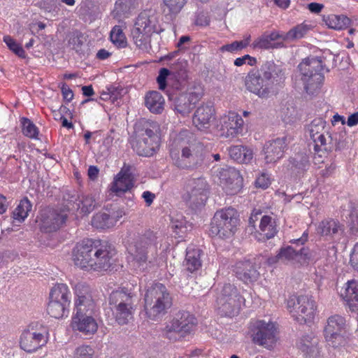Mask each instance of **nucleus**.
I'll return each mask as SVG.
<instances>
[{"mask_svg": "<svg viewBox=\"0 0 358 358\" xmlns=\"http://www.w3.org/2000/svg\"><path fill=\"white\" fill-rule=\"evenodd\" d=\"M340 295L352 310H358V281L348 280L341 288Z\"/></svg>", "mask_w": 358, "mask_h": 358, "instance_id": "obj_28", "label": "nucleus"}, {"mask_svg": "<svg viewBox=\"0 0 358 358\" xmlns=\"http://www.w3.org/2000/svg\"><path fill=\"white\" fill-rule=\"evenodd\" d=\"M165 5L172 13H178L186 3V0H164Z\"/></svg>", "mask_w": 358, "mask_h": 358, "instance_id": "obj_47", "label": "nucleus"}, {"mask_svg": "<svg viewBox=\"0 0 358 358\" xmlns=\"http://www.w3.org/2000/svg\"><path fill=\"white\" fill-rule=\"evenodd\" d=\"M312 252L309 248H303L301 249L300 252H296V262H299L302 265V264L308 263L312 259Z\"/></svg>", "mask_w": 358, "mask_h": 358, "instance_id": "obj_48", "label": "nucleus"}, {"mask_svg": "<svg viewBox=\"0 0 358 358\" xmlns=\"http://www.w3.org/2000/svg\"><path fill=\"white\" fill-rule=\"evenodd\" d=\"M316 231L328 238L335 239L343 234L344 229L340 222L335 220H324L319 223Z\"/></svg>", "mask_w": 358, "mask_h": 358, "instance_id": "obj_29", "label": "nucleus"}, {"mask_svg": "<svg viewBox=\"0 0 358 358\" xmlns=\"http://www.w3.org/2000/svg\"><path fill=\"white\" fill-rule=\"evenodd\" d=\"M159 124L153 121H143L141 129L136 131V139L132 146L136 153L149 157L154 155L159 147Z\"/></svg>", "mask_w": 358, "mask_h": 358, "instance_id": "obj_9", "label": "nucleus"}, {"mask_svg": "<svg viewBox=\"0 0 358 358\" xmlns=\"http://www.w3.org/2000/svg\"><path fill=\"white\" fill-rule=\"evenodd\" d=\"M299 118H300L299 115L298 114V112L294 108H292V109L287 108L286 113H285V115L282 117V120L285 123L292 124V123L298 121Z\"/></svg>", "mask_w": 358, "mask_h": 358, "instance_id": "obj_50", "label": "nucleus"}, {"mask_svg": "<svg viewBox=\"0 0 358 358\" xmlns=\"http://www.w3.org/2000/svg\"><path fill=\"white\" fill-rule=\"evenodd\" d=\"M48 329L41 324H31L20 337V347L27 352H33L48 342Z\"/></svg>", "mask_w": 358, "mask_h": 358, "instance_id": "obj_16", "label": "nucleus"}, {"mask_svg": "<svg viewBox=\"0 0 358 358\" xmlns=\"http://www.w3.org/2000/svg\"><path fill=\"white\" fill-rule=\"evenodd\" d=\"M3 41L10 50L15 52L18 57L24 58L26 55L24 49L17 44L10 36H6L3 37Z\"/></svg>", "mask_w": 358, "mask_h": 358, "instance_id": "obj_46", "label": "nucleus"}, {"mask_svg": "<svg viewBox=\"0 0 358 358\" xmlns=\"http://www.w3.org/2000/svg\"><path fill=\"white\" fill-rule=\"evenodd\" d=\"M326 343L332 348L345 346L346 336V320L340 315H334L328 318L323 331Z\"/></svg>", "mask_w": 358, "mask_h": 358, "instance_id": "obj_14", "label": "nucleus"}, {"mask_svg": "<svg viewBox=\"0 0 358 358\" xmlns=\"http://www.w3.org/2000/svg\"><path fill=\"white\" fill-rule=\"evenodd\" d=\"M245 299L238 292L234 285H223L217 293L215 306L219 313L226 317L238 314L244 304Z\"/></svg>", "mask_w": 358, "mask_h": 358, "instance_id": "obj_11", "label": "nucleus"}, {"mask_svg": "<svg viewBox=\"0 0 358 358\" xmlns=\"http://www.w3.org/2000/svg\"><path fill=\"white\" fill-rule=\"evenodd\" d=\"M184 265L189 272H194L199 268L201 266V250L199 248H187Z\"/></svg>", "mask_w": 358, "mask_h": 358, "instance_id": "obj_36", "label": "nucleus"}, {"mask_svg": "<svg viewBox=\"0 0 358 358\" xmlns=\"http://www.w3.org/2000/svg\"><path fill=\"white\" fill-rule=\"evenodd\" d=\"M287 308L292 317L301 324L313 322L317 314L316 302L306 294L289 297Z\"/></svg>", "mask_w": 358, "mask_h": 358, "instance_id": "obj_13", "label": "nucleus"}, {"mask_svg": "<svg viewBox=\"0 0 358 358\" xmlns=\"http://www.w3.org/2000/svg\"><path fill=\"white\" fill-rule=\"evenodd\" d=\"M324 7L322 3H310L307 5L308 9L313 13H320Z\"/></svg>", "mask_w": 358, "mask_h": 358, "instance_id": "obj_60", "label": "nucleus"}, {"mask_svg": "<svg viewBox=\"0 0 358 358\" xmlns=\"http://www.w3.org/2000/svg\"><path fill=\"white\" fill-rule=\"evenodd\" d=\"M94 208V200L87 195L71 196L69 201V212L77 217L87 215Z\"/></svg>", "mask_w": 358, "mask_h": 358, "instance_id": "obj_22", "label": "nucleus"}, {"mask_svg": "<svg viewBox=\"0 0 358 358\" xmlns=\"http://www.w3.org/2000/svg\"><path fill=\"white\" fill-rule=\"evenodd\" d=\"M56 2L57 0H44L43 1L41 2L40 6L45 12H51L56 9Z\"/></svg>", "mask_w": 358, "mask_h": 358, "instance_id": "obj_57", "label": "nucleus"}, {"mask_svg": "<svg viewBox=\"0 0 358 358\" xmlns=\"http://www.w3.org/2000/svg\"><path fill=\"white\" fill-rule=\"evenodd\" d=\"M308 133L315 143L316 151L325 153L343 146L345 133H332L326 121L322 117L315 118L308 127Z\"/></svg>", "mask_w": 358, "mask_h": 358, "instance_id": "obj_6", "label": "nucleus"}, {"mask_svg": "<svg viewBox=\"0 0 358 358\" xmlns=\"http://www.w3.org/2000/svg\"><path fill=\"white\" fill-rule=\"evenodd\" d=\"M75 293L77 312L72 318V329L86 335L94 334L98 329V324L94 318L85 314L92 310L94 306L89 287L83 284H78L75 287Z\"/></svg>", "mask_w": 358, "mask_h": 358, "instance_id": "obj_5", "label": "nucleus"}, {"mask_svg": "<svg viewBox=\"0 0 358 358\" xmlns=\"http://www.w3.org/2000/svg\"><path fill=\"white\" fill-rule=\"evenodd\" d=\"M257 60L255 57H250V55H245L241 57L235 59L234 64L236 66H242L244 64H248L250 66L255 64Z\"/></svg>", "mask_w": 358, "mask_h": 358, "instance_id": "obj_55", "label": "nucleus"}, {"mask_svg": "<svg viewBox=\"0 0 358 358\" xmlns=\"http://www.w3.org/2000/svg\"><path fill=\"white\" fill-rule=\"evenodd\" d=\"M238 45V41H235L229 44H226L221 47L220 50L222 52H234L239 50Z\"/></svg>", "mask_w": 358, "mask_h": 358, "instance_id": "obj_58", "label": "nucleus"}, {"mask_svg": "<svg viewBox=\"0 0 358 358\" xmlns=\"http://www.w3.org/2000/svg\"><path fill=\"white\" fill-rule=\"evenodd\" d=\"M234 273L241 280L249 283L257 280L259 273L249 261H239L236 263Z\"/></svg>", "mask_w": 358, "mask_h": 358, "instance_id": "obj_27", "label": "nucleus"}, {"mask_svg": "<svg viewBox=\"0 0 358 358\" xmlns=\"http://www.w3.org/2000/svg\"><path fill=\"white\" fill-rule=\"evenodd\" d=\"M207 182L202 178L188 181L185 186L183 199L196 207L204 205L206 201Z\"/></svg>", "mask_w": 358, "mask_h": 358, "instance_id": "obj_19", "label": "nucleus"}, {"mask_svg": "<svg viewBox=\"0 0 358 358\" xmlns=\"http://www.w3.org/2000/svg\"><path fill=\"white\" fill-rule=\"evenodd\" d=\"M311 29H313V26L306 22H303L294 27L293 29L286 32L285 37L287 39V42L294 41L296 39L305 36Z\"/></svg>", "mask_w": 358, "mask_h": 358, "instance_id": "obj_38", "label": "nucleus"}, {"mask_svg": "<svg viewBox=\"0 0 358 358\" xmlns=\"http://www.w3.org/2000/svg\"><path fill=\"white\" fill-rule=\"evenodd\" d=\"M165 103V99L160 92L150 91L146 93L145 104L148 110L155 114H160L164 110Z\"/></svg>", "mask_w": 358, "mask_h": 358, "instance_id": "obj_31", "label": "nucleus"}, {"mask_svg": "<svg viewBox=\"0 0 358 358\" xmlns=\"http://www.w3.org/2000/svg\"><path fill=\"white\" fill-rule=\"evenodd\" d=\"M146 248V244L137 242L131 243L127 248L129 262L137 271H144L148 266Z\"/></svg>", "mask_w": 358, "mask_h": 358, "instance_id": "obj_21", "label": "nucleus"}, {"mask_svg": "<svg viewBox=\"0 0 358 358\" xmlns=\"http://www.w3.org/2000/svg\"><path fill=\"white\" fill-rule=\"evenodd\" d=\"M39 228L42 232L50 233L59 229L67 218V208L57 207L45 208L41 210L39 216Z\"/></svg>", "mask_w": 358, "mask_h": 358, "instance_id": "obj_17", "label": "nucleus"}, {"mask_svg": "<svg viewBox=\"0 0 358 358\" xmlns=\"http://www.w3.org/2000/svg\"><path fill=\"white\" fill-rule=\"evenodd\" d=\"M115 255L113 246L93 239L79 241L72 250L76 265L87 271H106L113 265Z\"/></svg>", "mask_w": 358, "mask_h": 358, "instance_id": "obj_1", "label": "nucleus"}, {"mask_svg": "<svg viewBox=\"0 0 358 358\" xmlns=\"http://www.w3.org/2000/svg\"><path fill=\"white\" fill-rule=\"evenodd\" d=\"M259 231L261 236L259 240L271 238L277 232L275 221L269 215L262 216L259 222Z\"/></svg>", "mask_w": 358, "mask_h": 358, "instance_id": "obj_33", "label": "nucleus"}, {"mask_svg": "<svg viewBox=\"0 0 358 358\" xmlns=\"http://www.w3.org/2000/svg\"><path fill=\"white\" fill-rule=\"evenodd\" d=\"M196 322L193 315L187 312L182 313L178 315L176 318L173 319L170 324L166 325V329L170 332L188 333L193 329Z\"/></svg>", "mask_w": 358, "mask_h": 358, "instance_id": "obj_25", "label": "nucleus"}, {"mask_svg": "<svg viewBox=\"0 0 358 358\" xmlns=\"http://www.w3.org/2000/svg\"><path fill=\"white\" fill-rule=\"evenodd\" d=\"M134 176L130 173L129 169L123 168L114 177L110 189L112 192L120 195L131 189L134 187Z\"/></svg>", "mask_w": 358, "mask_h": 358, "instance_id": "obj_26", "label": "nucleus"}, {"mask_svg": "<svg viewBox=\"0 0 358 358\" xmlns=\"http://www.w3.org/2000/svg\"><path fill=\"white\" fill-rule=\"evenodd\" d=\"M110 41L117 48H124L127 45V39L121 26L115 25L110 31Z\"/></svg>", "mask_w": 358, "mask_h": 358, "instance_id": "obj_41", "label": "nucleus"}, {"mask_svg": "<svg viewBox=\"0 0 358 358\" xmlns=\"http://www.w3.org/2000/svg\"><path fill=\"white\" fill-rule=\"evenodd\" d=\"M244 121L236 112H229L220 118V131L223 137L234 138L242 134Z\"/></svg>", "mask_w": 358, "mask_h": 358, "instance_id": "obj_20", "label": "nucleus"}, {"mask_svg": "<svg viewBox=\"0 0 358 358\" xmlns=\"http://www.w3.org/2000/svg\"><path fill=\"white\" fill-rule=\"evenodd\" d=\"M131 7V0H117L112 10V16L117 19L122 18L129 13Z\"/></svg>", "mask_w": 358, "mask_h": 358, "instance_id": "obj_43", "label": "nucleus"}, {"mask_svg": "<svg viewBox=\"0 0 358 358\" xmlns=\"http://www.w3.org/2000/svg\"><path fill=\"white\" fill-rule=\"evenodd\" d=\"M66 106L64 105H62L59 109L58 110H52V115L54 117V119L55 120H62V127H67V118L64 116V114L66 113Z\"/></svg>", "mask_w": 358, "mask_h": 358, "instance_id": "obj_51", "label": "nucleus"}, {"mask_svg": "<svg viewBox=\"0 0 358 358\" xmlns=\"http://www.w3.org/2000/svg\"><path fill=\"white\" fill-rule=\"evenodd\" d=\"M99 173V169L94 166H90L88 168V177L92 180H96Z\"/></svg>", "mask_w": 358, "mask_h": 358, "instance_id": "obj_62", "label": "nucleus"}, {"mask_svg": "<svg viewBox=\"0 0 358 358\" xmlns=\"http://www.w3.org/2000/svg\"><path fill=\"white\" fill-rule=\"evenodd\" d=\"M32 205L30 201L27 198L22 199L13 213V217L19 222H22L28 216L29 212L31 211Z\"/></svg>", "mask_w": 358, "mask_h": 358, "instance_id": "obj_40", "label": "nucleus"}, {"mask_svg": "<svg viewBox=\"0 0 358 358\" xmlns=\"http://www.w3.org/2000/svg\"><path fill=\"white\" fill-rule=\"evenodd\" d=\"M349 226L352 231H357L358 230V206L351 208L350 214Z\"/></svg>", "mask_w": 358, "mask_h": 358, "instance_id": "obj_52", "label": "nucleus"}, {"mask_svg": "<svg viewBox=\"0 0 358 358\" xmlns=\"http://www.w3.org/2000/svg\"><path fill=\"white\" fill-rule=\"evenodd\" d=\"M164 30L159 13L155 10H145L135 19L131 29V37L137 48L148 51L151 48L153 34H159Z\"/></svg>", "mask_w": 358, "mask_h": 358, "instance_id": "obj_4", "label": "nucleus"}, {"mask_svg": "<svg viewBox=\"0 0 358 358\" xmlns=\"http://www.w3.org/2000/svg\"><path fill=\"white\" fill-rule=\"evenodd\" d=\"M197 96L194 94H184L177 98L176 110L182 115H188L197 101Z\"/></svg>", "mask_w": 358, "mask_h": 358, "instance_id": "obj_35", "label": "nucleus"}, {"mask_svg": "<svg viewBox=\"0 0 358 358\" xmlns=\"http://www.w3.org/2000/svg\"><path fill=\"white\" fill-rule=\"evenodd\" d=\"M117 222V219L113 218L106 213H99L94 215L92 224L98 229H106L113 227Z\"/></svg>", "mask_w": 358, "mask_h": 358, "instance_id": "obj_37", "label": "nucleus"}, {"mask_svg": "<svg viewBox=\"0 0 358 358\" xmlns=\"http://www.w3.org/2000/svg\"><path fill=\"white\" fill-rule=\"evenodd\" d=\"M238 222V215L235 208H222L213 217L209 233L219 238H230L236 233Z\"/></svg>", "mask_w": 358, "mask_h": 358, "instance_id": "obj_10", "label": "nucleus"}, {"mask_svg": "<svg viewBox=\"0 0 358 358\" xmlns=\"http://www.w3.org/2000/svg\"><path fill=\"white\" fill-rule=\"evenodd\" d=\"M350 262L351 266L358 271V243L352 249Z\"/></svg>", "mask_w": 358, "mask_h": 358, "instance_id": "obj_56", "label": "nucleus"}, {"mask_svg": "<svg viewBox=\"0 0 358 358\" xmlns=\"http://www.w3.org/2000/svg\"><path fill=\"white\" fill-rule=\"evenodd\" d=\"M285 78L281 66L268 62L260 69H252L244 78L246 90L259 98L266 99L276 94Z\"/></svg>", "mask_w": 358, "mask_h": 358, "instance_id": "obj_2", "label": "nucleus"}, {"mask_svg": "<svg viewBox=\"0 0 358 358\" xmlns=\"http://www.w3.org/2000/svg\"><path fill=\"white\" fill-rule=\"evenodd\" d=\"M251 40V36L248 35L244 37L243 41H238V50H241L242 49L246 48V47L250 44Z\"/></svg>", "mask_w": 358, "mask_h": 358, "instance_id": "obj_64", "label": "nucleus"}, {"mask_svg": "<svg viewBox=\"0 0 358 358\" xmlns=\"http://www.w3.org/2000/svg\"><path fill=\"white\" fill-rule=\"evenodd\" d=\"M170 71L167 69H162L157 77V83L159 90H165L166 87V80L168 76H170Z\"/></svg>", "mask_w": 358, "mask_h": 358, "instance_id": "obj_54", "label": "nucleus"}, {"mask_svg": "<svg viewBox=\"0 0 358 358\" xmlns=\"http://www.w3.org/2000/svg\"><path fill=\"white\" fill-rule=\"evenodd\" d=\"M271 182V176L266 173L259 175L255 180V185L257 187L266 189Z\"/></svg>", "mask_w": 358, "mask_h": 358, "instance_id": "obj_49", "label": "nucleus"}, {"mask_svg": "<svg viewBox=\"0 0 358 358\" xmlns=\"http://www.w3.org/2000/svg\"><path fill=\"white\" fill-rule=\"evenodd\" d=\"M217 182L228 194H236L243 187V177L235 168L225 166L218 168L215 172Z\"/></svg>", "mask_w": 358, "mask_h": 358, "instance_id": "obj_18", "label": "nucleus"}, {"mask_svg": "<svg viewBox=\"0 0 358 358\" xmlns=\"http://www.w3.org/2000/svg\"><path fill=\"white\" fill-rule=\"evenodd\" d=\"M94 350L88 345L80 346L77 348V358H92Z\"/></svg>", "mask_w": 358, "mask_h": 358, "instance_id": "obj_53", "label": "nucleus"}, {"mask_svg": "<svg viewBox=\"0 0 358 358\" xmlns=\"http://www.w3.org/2000/svg\"><path fill=\"white\" fill-rule=\"evenodd\" d=\"M215 110L212 105H201L193 115V124L199 130H205L211 127L215 120Z\"/></svg>", "mask_w": 358, "mask_h": 358, "instance_id": "obj_24", "label": "nucleus"}, {"mask_svg": "<svg viewBox=\"0 0 358 358\" xmlns=\"http://www.w3.org/2000/svg\"><path fill=\"white\" fill-rule=\"evenodd\" d=\"M322 70V62L317 57L306 58L299 64V76L308 92H315L323 83Z\"/></svg>", "mask_w": 358, "mask_h": 358, "instance_id": "obj_12", "label": "nucleus"}, {"mask_svg": "<svg viewBox=\"0 0 358 358\" xmlns=\"http://www.w3.org/2000/svg\"><path fill=\"white\" fill-rule=\"evenodd\" d=\"M142 197L146 202L147 206H150V204L152 203L154 199L155 198V195L153 193L148 192V190H147L146 192H144L142 194Z\"/></svg>", "mask_w": 358, "mask_h": 358, "instance_id": "obj_63", "label": "nucleus"}, {"mask_svg": "<svg viewBox=\"0 0 358 358\" xmlns=\"http://www.w3.org/2000/svg\"><path fill=\"white\" fill-rule=\"evenodd\" d=\"M296 252L294 251V248L287 246L281 248L280 252L274 258H270L268 262L271 265L280 261L282 262H296Z\"/></svg>", "mask_w": 358, "mask_h": 358, "instance_id": "obj_39", "label": "nucleus"}, {"mask_svg": "<svg viewBox=\"0 0 358 358\" xmlns=\"http://www.w3.org/2000/svg\"><path fill=\"white\" fill-rule=\"evenodd\" d=\"M287 146L285 138H277L264 144L263 152L266 164H275L282 157Z\"/></svg>", "mask_w": 358, "mask_h": 358, "instance_id": "obj_23", "label": "nucleus"}, {"mask_svg": "<svg viewBox=\"0 0 358 358\" xmlns=\"http://www.w3.org/2000/svg\"><path fill=\"white\" fill-rule=\"evenodd\" d=\"M206 155L203 144L188 131H182L171 144V158L178 168L194 169L200 167Z\"/></svg>", "mask_w": 358, "mask_h": 358, "instance_id": "obj_3", "label": "nucleus"}, {"mask_svg": "<svg viewBox=\"0 0 358 358\" xmlns=\"http://www.w3.org/2000/svg\"><path fill=\"white\" fill-rule=\"evenodd\" d=\"M50 299H55L66 302L67 285L64 283L56 284L50 290Z\"/></svg>", "mask_w": 358, "mask_h": 358, "instance_id": "obj_45", "label": "nucleus"}, {"mask_svg": "<svg viewBox=\"0 0 358 358\" xmlns=\"http://www.w3.org/2000/svg\"><path fill=\"white\" fill-rule=\"evenodd\" d=\"M136 295L125 287L113 291L110 295L112 313L119 324H127L136 310Z\"/></svg>", "mask_w": 358, "mask_h": 358, "instance_id": "obj_8", "label": "nucleus"}, {"mask_svg": "<svg viewBox=\"0 0 358 358\" xmlns=\"http://www.w3.org/2000/svg\"><path fill=\"white\" fill-rule=\"evenodd\" d=\"M121 89H118L110 85V96L112 103H115L121 97Z\"/></svg>", "mask_w": 358, "mask_h": 358, "instance_id": "obj_59", "label": "nucleus"}, {"mask_svg": "<svg viewBox=\"0 0 358 358\" xmlns=\"http://www.w3.org/2000/svg\"><path fill=\"white\" fill-rule=\"evenodd\" d=\"M65 304L66 302L62 301L50 299L47 307L48 314L56 319L62 318L65 311Z\"/></svg>", "mask_w": 358, "mask_h": 358, "instance_id": "obj_42", "label": "nucleus"}, {"mask_svg": "<svg viewBox=\"0 0 358 358\" xmlns=\"http://www.w3.org/2000/svg\"><path fill=\"white\" fill-rule=\"evenodd\" d=\"M345 124H347L350 127H355V125L358 124V111L351 114L348 117V120L345 122Z\"/></svg>", "mask_w": 358, "mask_h": 358, "instance_id": "obj_61", "label": "nucleus"}, {"mask_svg": "<svg viewBox=\"0 0 358 358\" xmlns=\"http://www.w3.org/2000/svg\"><path fill=\"white\" fill-rule=\"evenodd\" d=\"M144 310L149 320L155 321L171 306V297L166 286L155 284L148 288L145 295Z\"/></svg>", "mask_w": 358, "mask_h": 358, "instance_id": "obj_7", "label": "nucleus"}, {"mask_svg": "<svg viewBox=\"0 0 358 358\" xmlns=\"http://www.w3.org/2000/svg\"><path fill=\"white\" fill-rule=\"evenodd\" d=\"M22 134L30 138H38V129L29 119L22 117L20 120Z\"/></svg>", "mask_w": 358, "mask_h": 358, "instance_id": "obj_44", "label": "nucleus"}, {"mask_svg": "<svg viewBox=\"0 0 358 358\" xmlns=\"http://www.w3.org/2000/svg\"><path fill=\"white\" fill-rule=\"evenodd\" d=\"M250 331L253 342L267 349L273 347L277 341V326L271 320H257L252 322Z\"/></svg>", "mask_w": 358, "mask_h": 358, "instance_id": "obj_15", "label": "nucleus"}, {"mask_svg": "<svg viewBox=\"0 0 358 358\" xmlns=\"http://www.w3.org/2000/svg\"><path fill=\"white\" fill-rule=\"evenodd\" d=\"M322 23L330 29L341 31L346 29L352 21L344 14L329 13L322 15Z\"/></svg>", "mask_w": 358, "mask_h": 358, "instance_id": "obj_30", "label": "nucleus"}, {"mask_svg": "<svg viewBox=\"0 0 358 358\" xmlns=\"http://www.w3.org/2000/svg\"><path fill=\"white\" fill-rule=\"evenodd\" d=\"M230 157L241 163H250L253 157L252 149L241 145H235L229 148Z\"/></svg>", "mask_w": 358, "mask_h": 358, "instance_id": "obj_34", "label": "nucleus"}, {"mask_svg": "<svg viewBox=\"0 0 358 358\" xmlns=\"http://www.w3.org/2000/svg\"><path fill=\"white\" fill-rule=\"evenodd\" d=\"M286 32H280L277 31H271L266 36L258 38L252 43V47L254 49H268L273 46L271 42L280 40L282 42H287L286 38Z\"/></svg>", "mask_w": 358, "mask_h": 358, "instance_id": "obj_32", "label": "nucleus"}]
</instances>
